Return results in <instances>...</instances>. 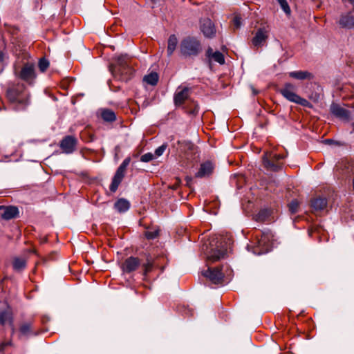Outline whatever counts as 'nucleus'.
Instances as JSON below:
<instances>
[{
	"mask_svg": "<svg viewBox=\"0 0 354 354\" xmlns=\"http://www.w3.org/2000/svg\"><path fill=\"white\" fill-rule=\"evenodd\" d=\"M18 77L29 84H32L36 77L35 65L30 63L25 64L19 73Z\"/></svg>",
	"mask_w": 354,
	"mask_h": 354,
	"instance_id": "10",
	"label": "nucleus"
},
{
	"mask_svg": "<svg viewBox=\"0 0 354 354\" xmlns=\"http://www.w3.org/2000/svg\"><path fill=\"white\" fill-rule=\"evenodd\" d=\"M131 162V158L127 157L117 169L110 185L109 189L111 192H115L120 184L124 177L127 167Z\"/></svg>",
	"mask_w": 354,
	"mask_h": 354,
	"instance_id": "8",
	"label": "nucleus"
},
{
	"mask_svg": "<svg viewBox=\"0 0 354 354\" xmlns=\"http://www.w3.org/2000/svg\"><path fill=\"white\" fill-rule=\"evenodd\" d=\"M6 96L15 111H24L30 104V93L24 84H17L9 88Z\"/></svg>",
	"mask_w": 354,
	"mask_h": 354,
	"instance_id": "2",
	"label": "nucleus"
},
{
	"mask_svg": "<svg viewBox=\"0 0 354 354\" xmlns=\"http://www.w3.org/2000/svg\"><path fill=\"white\" fill-rule=\"evenodd\" d=\"M0 215L2 219L8 221L19 216V208L13 205H0Z\"/></svg>",
	"mask_w": 354,
	"mask_h": 354,
	"instance_id": "16",
	"label": "nucleus"
},
{
	"mask_svg": "<svg viewBox=\"0 0 354 354\" xmlns=\"http://www.w3.org/2000/svg\"><path fill=\"white\" fill-rule=\"evenodd\" d=\"M268 38V31L264 27L259 28L257 30L254 37L252 39V44L254 48H258L263 46Z\"/></svg>",
	"mask_w": 354,
	"mask_h": 354,
	"instance_id": "17",
	"label": "nucleus"
},
{
	"mask_svg": "<svg viewBox=\"0 0 354 354\" xmlns=\"http://www.w3.org/2000/svg\"><path fill=\"white\" fill-rule=\"evenodd\" d=\"M7 322L10 326H12V313L8 310H0V325L4 326Z\"/></svg>",
	"mask_w": 354,
	"mask_h": 354,
	"instance_id": "25",
	"label": "nucleus"
},
{
	"mask_svg": "<svg viewBox=\"0 0 354 354\" xmlns=\"http://www.w3.org/2000/svg\"><path fill=\"white\" fill-rule=\"evenodd\" d=\"M214 52L213 51V49L211 47H209L206 50V56L208 58H212V55H214Z\"/></svg>",
	"mask_w": 354,
	"mask_h": 354,
	"instance_id": "42",
	"label": "nucleus"
},
{
	"mask_svg": "<svg viewBox=\"0 0 354 354\" xmlns=\"http://www.w3.org/2000/svg\"><path fill=\"white\" fill-rule=\"evenodd\" d=\"M159 235V230H155L153 231H146L145 232V237L149 240H153Z\"/></svg>",
	"mask_w": 354,
	"mask_h": 354,
	"instance_id": "35",
	"label": "nucleus"
},
{
	"mask_svg": "<svg viewBox=\"0 0 354 354\" xmlns=\"http://www.w3.org/2000/svg\"><path fill=\"white\" fill-rule=\"evenodd\" d=\"M327 200L326 198H316L311 200V207L315 211H322L327 206Z\"/></svg>",
	"mask_w": 354,
	"mask_h": 354,
	"instance_id": "24",
	"label": "nucleus"
},
{
	"mask_svg": "<svg viewBox=\"0 0 354 354\" xmlns=\"http://www.w3.org/2000/svg\"><path fill=\"white\" fill-rule=\"evenodd\" d=\"M12 330V334H14L15 332V328L14 326V322H12V326H10Z\"/></svg>",
	"mask_w": 354,
	"mask_h": 354,
	"instance_id": "43",
	"label": "nucleus"
},
{
	"mask_svg": "<svg viewBox=\"0 0 354 354\" xmlns=\"http://www.w3.org/2000/svg\"><path fill=\"white\" fill-rule=\"evenodd\" d=\"M351 126H352L353 129V131H354V122L351 124Z\"/></svg>",
	"mask_w": 354,
	"mask_h": 354,
	"instance_id": "46",
	"label": "nucleus"
},
{
	"mask_svg": "<svg viewBox=\"0 0 354 354\" xmlns=\"http://www.w3.org/2000/svg\"><path fill=\"white\" fill-rule=\"evenodd\" d=\"M49 66V61L45 57L39 59L38 62V67L41 72H45Z\"/></svg>",
	"mask_w": 354,
	"mask_h": 354,
	"instance_id": "31",
	"label": "nucleus"
},
{
	"mask_svg": "<svg viewBox=\"0 0 354 354\" xmlns=\"http://www.w3.org/2000/svg\"><path fill=\"white\" fill-rule=\"evenodd\" d=\"M101 117L105 122H112L116 120V115L112 110L104 109L101 113Z\"/></svg>",
	"mask_w": 354,
	"mask_h": 354,
	"instance_id": "28",
	"label": "nucleus"
},
{
	"mask_svg": "<svg viewBox=\"0 0 354 354\" xmlns=\"http://www.w3.org/2000/svg\"><path fill=\"white\" fill-rule=\"evenodd\" d=\"M178 44V39L175 35H171L167 41V55L171 56L176 48Z\"/></svg>",
	"mask_w": 354,
	"mask_h": 354,
	"instance_id": "27",
	"label": "nucleus"
},
{
	"mask_svg": "<svg viewBox=\"0 0 354 354\" xmlns=\"http://www.w3.org/2000/svg\"><path fill=\"white\" fill-rule=\"evenodd\" d=\"M26 260L24 258L15 257L13 258L12 267L16 272H21L26 267Z\"/></svg>",
	"mask_w": 354,
	"mask_h": 354,
	"instance_id": "26",
	"label": "nucleus"
},
{
	"mask_svg": "<svg viewBox=\"0 0 354 354\" xmlns=\"http://www.w3.org/2000/svg\"><path fill=\"white\" fill-rule=\"evenodd\" d=\"M269 216V212L267 209H261L256 215V221L259 222L265 221Z\"/></svg>",
	"mask_w": 354,
	"mask_h": 354,
	"instance_id": "30",
	"label": "nucleus"
},
{
	"mask_svg": "<svg viewBox=\"0 0 354 354\" xmlns=\"http://www.w3.org/2000/svg\"><path fill=\"white\" fill-rule=\"evenodd\" d=\"M212 59H213L216 62H218L220 64H225L224 55L219 51L214 52V55H212Z\"/></svg>",
	"mask_w": 354,
	"mask_h": 354,
	"instance_id": "33",
	"label": "nucleus"
},
{
	"mask_svg": "<svg viewBox=\"0 0 354 354\" xmlns=\"http://www.w3.org/2000/svg\"><path fill=\"white\" fill-rule=\"evenodd\" d=\"M270 234L268 232H263L261 239H259L254 248L253 252L257 254L267 253L270 250Z\"/></svg>",
	"mask_w": 354,
	"mask_h": 354,
	"instance_id": "11",
	"label": "nucleus"
},
{
	"mask_svg": "<svg viewBox=\"0 0 354 354\" xmlns=\"http://www.w3.org/2000/svg\"><path fill=\"white\" fill-rule=\"evenodd\" d=\"M144 81L151 86H155L158 82V75L157 73L152 72L144 77Z\"/></svg>",
	"mask_w": 354,
	"mask_h": 354,
	"instance_id": "29",
	"label": "nucleus"
},
{
	"mask_svg": "<svg viewBox=\"0 0 354 354\" xmlns=\"http://www.w3.org/2000/svg\"><path fill=\"white\" fill-rule=\"evenodd\" d=\"M288 75L290 77L299 80H311L313 77V74L307 71H292Z\"/></svg>",
	"mask_w": 354,
	"mask_h": 354,
	"instance_id": "23",
	"label": "nucleus"
},
{
	"mask_svg": "<svg viewBox=\"0 0 354 354\" xmlns=\"http://www.w3.org/2000/svg\"><path fill=\"white\" fill-rule=\"evenodd\" d=\"M330 112L333 115L342 121L348 122L351 119V111L337 103L333 102L330 104Z\"/></svg>",
	"mask_w": 354,
	"mask_h": 354,
	"instance_id": "13",
	"label": "nucleus"
},
{
	"mask_svg": "<svg viewBox=\"0 0 354 354\" xmlns=\"http://www.w3.org/2000/svg\"><path fill=\"white\" fill-rule=\"evenodd\" d=\"M111 71L115 78L124 82L131 80L135 72L127 63L126 55H120L115 59V64L111 65Z\"/></svg>",
	"mask_w": 354,
	"mask_h": 354,
	"instance_id": "4",
	"label": "nucleus"
},
{
	"mask_svg": "<svg viewBox=\"0 0 354 354\" xmlns=\"http://www.w3.org/2000/svg\"><path fill=\"white\" fill-rule=\"evenodd\" d=\"M192 105L193 107H192L190 109L187 110V112L192 115L197 114L198 112V109H199L198 104L196 102L192 101Z\"/></svg>",
	"mask_w": 354,
	"mask_h": 354,
	"instance_id": "37",
	"label": "nucleus"
},
{
	"mask_svg": "<svg viewBox=\"0 0 354 354\" xmlns=\"http://www.w3.org/2000/svg\"><path fill=\"white\" fill-rule=\"evenodd\" d=\"M178 184H174V185H172V186L171 187V188L172 189H176L178 188Z\"/></svg>",
	"mask_w": 354,
	"mask_h": 354,
	"instance_id": "44",
	"label": "nucleus"
},
{
	"mask_svg": "<svg viewBox=\"0 0 354 354\" xmlns=\"http://www.w3.org/2000/svg\"><path fill=\"white\" fill-rule=\"evenodd\" d=\"M281 8L288 15H290L291 10L286 0H277Z\"/></svg>",
	"mask_w": 354,
	"mask_h": 354,
	"instance_id": "32",
	"label": "nucleus"
},
{
	"mask_svg": "<svg viewBox=\"0 0 354 354\" xmlns=\"http://www.w3.org/2000/svg\"><path fill=\"white\" fill-rule=\"evenodd\" d=\"M189 180H191V178L189 177H187V181L188 182Z\"/></svg>",
	"mask_w": 354,
	"mask_h": 354,
	"instance_id": "47",
	"label": "nucleus"
},
{
	"mask_svg": "<svg viewBox=\"0 0 354 354\" xmlns=\"http://www.w3.org/2000/svg\"><path fill=\"white\" fill-rule=\"evenodd\" d=\"M168 145L167 143H163L161 146L158 147L155 150V155L157 157H159L163 154L166 149L167 148Z\"/></svg>",
	"mask_w": 354,
	"mask_h": 354,
	"instance_id": "36",
	"label": "nucleus"
},
{
	"mask_svg": "<svg viewBox=\"0 0 354 354\" xmlns=\"http://www.w3.org/2000/svg\"><path fill=\"white\" fill-rule=\"evenodd\" d=\"M351 3H354V0H348Z\"/></svg>",
	"mask_w": 354,
	"mask_h": 354,
	"instance_id": "48",
	"label": "nucleus"
},
{
	"mask_svg": "<svg viewBox=\"0 0 354 354\" xmlns=\"http://www.w3.org/2000/svg\"><path fill=\"white\" fill-rule=\"evenodd\" d=\"M131 207L130 202L123 198H119L114 203V209L119 213H124L127 212Z\"/></svg>",
	"mask_w": 354,
	"mask_h": 354,
	"instance_id": "22",
	"label": "nucleus"
},
{
	"mask_svg": "<svg viewBox=\"0 0 354 354\" xmlns=\"http://www.w3.org/2000/svg\"><path fill=\"white\" fill-rule=\"evenodd\" d=\"M202 274L207 278L212 283L222 284L224 279V274L219 268H208L203 271Z\"/></svg>",
	"mask_w": 354,
	"mask_h": 354,
	"instance_id": "12",
	"label": "nucleus"
},
{
	"mask_svg": "<svg viewBox=\"0 0 354 354\" xmlns=\"http://www.w3.org/2000/svg\"><path fill=\"white\" fill-rule=\"evenodd\" d=\"M180 53L184 58L197 57L203 50L201 42L195 37H185L180 43Z\"/></svg>",
	"mask_w": 354,
	"mask_h": 354,
	"instance_id": "5",
	"label": "nucleus"
},
{
	"mask_svg": "<svg viewBox=\"0 0 354 354\" xmlns=\"http://www.w3.org/2000/svg\"><path fill=\"white\" fill-rule=\"evenodd\" d=\"M200 29L207 38H212L216 35L214 24L209 18H203L200 20Z\"/></svg>",
	"mask_w": 354,
	"mask_h": 354,
	"instance_id": "14",
	"label": "nucleus"
},
{
	"mask_svg": "<svg viewBox=\"0 0 354 354\" xmlns=\"http://www.w3.org/2000/svg\"><path fill=\"white\" fill-rule=\"evenodd\" d=\"M214 166L211 161H206L200 165L198 171L196 173V178H207L212 175Z\"/></svg>",
	"mask_w": 354,
	"mask_h": 354,
	"instance_id": "18",
	"label": "nucleus"
},
{
	"mask_svg": "<svg viewBox=\"0 0 354 354\" xmlns=\"http://www.w3.org/2000/svg\"><path fill=\"white\" fill-rule=\"evenodd\" d=\"M216 239L218 241H216V247L211 248L207 256L208 259L213 262L224 258L228 249H230V245L232 244V239L227 236H220Z\"/></svg>",
	"mask_w": 354,
	"mask_h": 354,
	"instance_id": "6",
	"label": "nucleus"
},
{
	"mask_svg": "<svg viewBox=\"0 0 354 354\" xmlns=\"http://www.w3.org/2000/svg\"><path fill=\"white\" fill-rule=\"evenodd\" d=\"M339 24L341 27L351 29L354 28V15L349 12L342 14L339 20Z\"/></svg>",
	"mask_w": 354,
	"mask_h": 354,
	"instance_id": "20",
	"label": "nucleus"
},
{
	"mask_svg": "<svg viewBox=\"0 0 354 354\" xmlns=\"http://www.w3.org/2000/svg\"><path fill=\"white\" fill-rule=\"evenodd\" d=\"M11 345H12V342L11 341H8L7 342L1 343V345H0V351H3L6 346H11Z\"/></svg>",
	"mask_w": 354,
	"mask_h": 354,
	"instance_id": "40",
	"label": "nucleus"
},
{
	"mask_svg": "<svg viewBox=\"0 0 354 354\" xmlns=\"http://www.w3.org/2000/svg\"><path fill=\"white\" fill-rule=\"evenodd\" d=\"M297 87L292 83H286L279 91L280 93L288 101L301 105L304 107H312V104L307 100L298 95L295 91Z\"/></svg>",
	"mask_w": 354,
	"mask_h": 354,
	"instance_id": "7",
	"label": "nucleus"
},
{
	"mask_svg": "<svg viewBox=\"0 0 354 354\" xmlns=\"http://www.w3.org/2000/svg\"><path fill=\"white\" fill-rule=\"evenodd\" d=\"M189 96V88L184 87L180 90H177L174 94V102L176 106H181L185 100H188Z\"/></svg>",
	"mask_w": 354,
	"mask_h": 354,
	"instance_id": "19",
	"label": "nucleus"
},
{
	"mask_svg": "<svg viewBox=\"0 0 354 354\" xmlns=\"http://www.w3.org/2000/svg\"><path fill=\"white\" fill-rule=\"evenodd\" d=\"M77 142L75 136H66L61 140L59 147L65 153H72L75 150Z\"/></svg>",
	"mask_w": 354,
	"mask_h": 354,
	"instance_id": "15",
	"label": "nucleus"
},
{
	"mask_svg": "<svg viewBox=\"0 0 354 354\" xmlns=\"http://www.w3.org/2000/svg\"><path fill=\"white\" fill-rule=\"evenodd\" d=\"M284 158L285 156L283 155L266 153L263 157V163L266 169L275 172L279 171L282 168L279 160Z\"/></svg>",
	"mask_w": 354,
	"mask_h": 354,
	"instance_id": "9",
	"label": "nucleus"
},
{
	"mask_svg": "<svg viewBox=\"0 0 354 354\" xmlns=\"http://www.w3.org/2000/svg\"><path fill=\"white\" fill-rule=\"evenodd\" d=\"M323 142L326 145H333V144L338 145L339 144V142L337 141H335L333 139H326L323 141Z\"/></svg>",
	"mask_w": 354,
	"mask_h": 354,
	"instance_id": "41",
	"label": "nucleus"
},
{
	"mask_svg": "<svg viewBox=\"0 0 354 354\" xmlns=\"http://www.w3.org/2000/svg\"><path fill=\"white\" fill-rule=\"evenodd\" d=\"M171 149L182 160L192 163L197 161L198 152L197 147L191 142L178 140L171 144Z\"/></svg>",
	"mask_w": 354,
	"mask_h": 354,
	"instance_id": "3",
	"label": "nucleus"
},
{
	"mask_svg": "<svg viewBox=\"0 0 354 354\" xmlns=\"http://www.w3.org/2000/svg\"><path fill=\"white\" fill-rule=\"evenodd\" d=\"M141 264L142 274L146 277L153 270L154 258L149 253L143 254L141 258L131 256L124 261L121 269L124 273H131L136 271Z\"/></svg>",
	"mask_w": 354,
	"mask_h": 354,
	"instance_id": "1",
	"label": "nucleus"
},
{
	"mask_svg": "<svg viewBox=\"0 0 354 354\" xmlns=\"http://www.w3.org/2000/svg\"><path fill=\"white\" fill-rule=\"evenodd\" d=\"M153 157L154 156L151 153H147L141 156L140 160L143 162H148L152 160Z\"/></svg>",
	"mask_w": 354,
	"mask_h": 354,
	"instance_id": "38",
	"label": "nucleus"
},
{
	"mask_svg": "<svg viewBox=\"0 0 354 354\" xmlns=\"http://www.w3.org/2000/svg\"><path fill=\"white\" fill-rule=\"evenodd\" d=\"M32 328L31 322H25L22 324L19 327V338L21 337H29L30 335H36Z\"/></svg>",
	"mask_w": 354,
	"mask_h": 354,
	"instance_id": "21",
	"label": "nucleus"
},
{
	"mask_svg": "<svg viewBox=\"0 0 354 354\" xmlns=\"http://www.w3.org/2000/svg\"><path fill=\"white\" fill-rule=\"evenodd\" d=\"M252 93H253V95H257L258 94L259 91H257L255 88H252Z\"/></svg>",
	"mask_w": 354,
	"mask_h": 354,
	"instance_id": "45",
	"label": "nucleus"
},
{
	"mask_svg": "<svg viewBox=\"0 0 354 354\" xmlns=\"http://www.w3.org/2000/svg\"><path fill=\"white\" fill-rule=\"evenodd\" d=\"M234 28L238 29L241 26V18L239 16H236L233 19Z\"/></svg>",
	"mask_w": 354,
	"mask_h": 354,
	"instance_id": "39",
	"label": "nucleus"
},
{
	"mask_svg": "<svg viewBox=\"0 0 354 354\" xmlns=\"http://www.w3.org/2000/svg\"><path fill=\"white\" fill-rule=\"evenodd\" d=\"M299 202L297 200H292L289 204H288V208L289 211L291 214H295L298 212L299 209Z\"/></svg>",
	"mask_w": 354,
	"mask_h": 354,
	"instance_id": "34",
	"label": "nucleus"
}]
</instances>
